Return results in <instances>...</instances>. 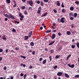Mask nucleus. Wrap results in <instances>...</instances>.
<instances>
[{
	"label": "nucleus",
	"mask_w": 79,
	"mask_h": 79,
	"mask_svg": "<svg viewBox=\"0 0 79 79\" xmlns=\"http://www.w3.org/2000/svg\"><path fill=\"white\" fill-rule=\"evenodd\" d=\"M15 23H17V24H19V21H15Z\"/></svg>",
	"instance_id": "obj_51"
},
{
	"label": "nucleus",
	"mask_w": 79,
	"mask_h": 79,
	"mask_svg": "<svg viewBox=\"0 0 79 79\" xmlns=\"http://www.w3.org/2000/svg\"><path fill=\"white\" fill-rule=\"evenodd\" d=\"M64 75H65V76L66 77H69V75H68V74L65 73H64Z\"/></svg>",
	"instance_id": "obj_15"
},
{
	"label": "nucleus",
	"mask_w": 79,
	"mask_h": 79,
	"mask_svg": "<svg viewBox=\"0 0 79 79\" xmlns=\"http://www.w3.org/2000/svg\"><path fill=\"white\" fill-rule=\"evenodd\" d=\"M70 19L71 20H73V19H74V18L73 17H71L70 18Z\"/></svg>",
	"instance_id": "obj_53"
},
{
	"label": "nucleus",
	"mask_w": 79,
	"mask_h": 79,
	"mask_svg": "<svg viewBox=\"0 0 79 79\" xmlns=\"http://www.w3.org/2000/svg\"><path fill=\"white\" fill-rule=\"evenodd\" d=\"M57 20L58 23H61V21H60V19L59 18L57 19Z\"/></svg>",
	"instance_id": "obj_55"
},
{
	"label": "nucleus",
	"mask_w": 79,
	"mask_h": 79,
	"mask_svg": "<svg viewBox=\"0 0 79 79\" xmlns=\"http://www.w3.org/2000/svg\"><path fill=\"white\" fill-rule=\"evenodd\" d=\"M58 35L59 36H61V33L59 32L58 33Z\"/></svg>",
	"instance_id": "obj_59"
},
{
	"label": "nucleus",
	"mask_w": 79,
	"mask_h": 79,
	"mask_svg": "<svg viewBox=\"0 0 79 79\" xmlns=\"http://www.w3.org/2000/svg\"><path fill=\"white\" fill-rule=\"evenodd\" d=\"M63 74V73L61 72H59L57 73V76H61Z\"/></svg>",
	"instance_id": "obj_4"
},
{
	"label": "nucleus",
	"mask_w": 79,
	"mask_h": 79,
	"mask_svg": "<svg viewBox=\"0 0 79 79\" xmlns=\"http://www.w3.org/2000/svg\"><path fill=\"white\" fill-rule=\"evenodd\" d=\"M6 17L7 18H9V19H15V17L13 16V15H12L11 14L9 13V15H7L6 16Z\"/></svg>",
	"instance_id": "obj_1"
},
{
	"label": "nucleus",
	"mask_w": 79,
	"mask_h": 79,
	"mask_svg": "<svg viewBox=\"0 0 79 79\" xmlns=\"http://www.w3.org/2000/svg\"><path fill=\"white\" fill-rule=\"evenodd\" d=\"M64 19H65V18H64V17L62 18L60 20L61 22L63 23H64V22H65V21H64Z\"/></svg>",
	"instance_id": "obj_5"
},
{
	"label": "nucleus",
	"mask_w": 79,
	"mask_h": 79,
	"mask_svg": "<svg viewBox=\"0 0 79 79\" xmlns=\"http://www.w3.org/2000/svg\"><path fill=\"white\" fill-rule=\"evenodd\" d=\"M42 10V8L41 7H39V8L38 9V10Z\"/></svg>",
	"instance_id": "obj_43"
},
{
	"label": "nucleus",
	"mask_w": 79,
	"mask_h": 79,
	"mask_svg": "<svg viewBox=\"0 0 79 79\" xmlns=\"http://www.w3.org/2000/svg\"><path fill=\"white\" fill-rule=\"evenodd\" d=\"M46 62H47V60H45L43 61L42 62L44 64H45V63H46Z\"/></svg>",
	"instance_id": "obj_11"
},
{
	"label": "nucleus",
	"mask_w": 79,
	"mask_h": 79,
	"mask_svg": "<svg viewBox=\"0 0 79 79\" xmlns=\"http://www.w3.org/2000/svg\"><path fill=\"white\" fill-rule=\"evenodd\" d=\"M61 7L62 8H64V5L63 4V2L62 3Z\"/></svg>",
	"instance_id": "obj_37"
},
{
	"label": "nucleus",
	"mask_w": 79,
	"mask_h": 79,
	"mask_svg": "<svg viewBox=\"0 0 79 79\" xmlns=\"http://www.w3.org/2000/svg\"><path fill=\"white\" fill-rule=\"evenodd\" d=\"M37 13L38 14H40V13H41V11H40V10H38V11H37Z\"/></svg>",
	"instance_id": "obj_34"
},
{
	"label": "nucleus",
	"mask_w": 79,
	"mask_h": 79,
	"mask_svg": "<svg viewBox=\"0 0 79 79\" xmlns=\"http://www.w3.org/2000/svg\"><path fill=\"white\" fill-rule=\"evenodd\" d=\"M71 56V55L69 54V56H67V57H68V58H69Z\"/></svg>",
	"instance_id": "obj_60"
},
{
	"label": "nucleus",
	"mask_w": 79,
	"mask_h": 79,
	"mask_svg": "<svg viewBox=\"0 0 79 79\" xmlns=\"http://www.w3.org/2000/svg\"><path fill=\"white\" fill-rule=\"evenodd\" d=\"M36 77H37V76H36V75H35L34 76V79H36Z\"/></svg>",
	"instance_id": "obj_47"
},
{
	"label": "nucleus",
	"mask_w": 79,
	"mask_h": 79,
	"mask_svg": "<svg viewBox=\"0 0 79 79\" xmlns=\"http://www.w3.org/2000/svg\"><path fill=\"white\" fill-rule=\"evenodd\" d=\"M68 66L70 68H73L74 67V64H72L71 65L70 64H68Z\"/></svg>",
	"instance_id": "obj_3"
},
{
	"label": "nucleus",
	"mask_w": 79,
	"mask_h": 79,
	"mask_svg": "<svg viewBox=\"0 0 79 79\" xmlns=\"http://www.w3.org/2000/svg\"><path fill=\"white\" fill-rule=\"evenodd\" d=\"M19 16L21 17V18H24V16L22 15V14L21 13L19 14Z\"/></svg>",
	"instance_id": "obj_9"
},
{
	"label": "nucleus",
	"mask_w": 79,
	"mask_h": 79,
	"mask_svg": "<svg viewBox=\"0 0 79 79\" xmlns=\"http://www.w3.org/2000/svg\"><path fill=\"white\" fill-rule=\"evenodd\" d=\"M24 14L25 15H28L27 11L26 10H25L24 11Z\"/></svg>",
	"instance_id": "obj_20"
},
{
	"label": "nucleus",
	"mask_w": 79,
	"mask_h": 79,
	"mask_svg": "<svg viewBox=\"0 0 79 79\" xmlns=\"http://www.w3.org/2000/svg\"><path fill=\"white\" fill-rule=\"evenodd\" d=\"M3 40H6V35H3L2 36Z\"/></svg>",
	"instance_id": "obj_7"
},
{
	"label": "nucleus",
	"mask_w": 79,
	"mask_h": 79,
	"mask_svg": "<svg viewBox=\"0 0 79 79\" xmlns=\"http://www.w3.org/2000/svg\"><path fill=\"white\" fill-rule=\"evenodd\" d=\"M62 13H65L66 12V10L64 9H63L62 10Z\"/></svg>",
	"instance_id": "obj_10"
},
{
	"label": "nucleus",
	"mask_w": 79,
	"mask_h": 79,
	"mask_svg": "<svg viewBox=\"0 0 79 79\" xmlns=\"http://www.w3.org/2000/svg\"><path fill=\"white\" fill-rule=\"evenodd\" d=\"M55 37H56V35L55 34H53L52 35L51 38L52 39H54L55 38Z\"/></svg>",
	"instance_id": "obj_6"
},
{
	"label": "nucleus",
	"mask_w": 79,
	"mask_h": 79,
	"mask_svg": "<svg viewBox=\"0 0 79 79\" xmlns=\"http://www.w3.org/2000/svg\"><path fill=\"white\" fill-rule=\"evenodd\" d=\"M77 14L76 13H75L74 14V17L76 18V17H77Z\"/></svg>",
	"instance_id": "obj_21"
},
{
	"label": "nucleus",
	"mask_w": 79,
	"mask_h": 79,
	"mask_svg": "<svg viewBox=\"0 0 79 79\" xmlns=\"http://www.w3.org/2000/svg\"><path fill=\"white\" fill-rule=\"evenodd\" d=\"M40 5H41L42 6H44V2H43V1H40Z\"/></svg>",
	"instance_id": "obj_26"
},
{
	"label": "nucleus",
	"mask_w": 79,
	"mask_h": 79,
	"mask_svg": "<svg viewBox=\"0 0 79 79\" xmlns=\"http://www.w3.org/2000/svg\"><path fill=\"white\" fill-rule=\"evenodd\" d=\"M25 8H26V7H25V6H23L22 7V9L23 10H24Z\"/></svg>",
	"instance_id": "obj_38"
},
{
	"label": "nucleus",
	"mask_w": 79,
	"mask_h": 79,
	"mask_svg": "<svg viewBox=\"0 0 79 79\" xmlns=\"http://www.w3.org/2000/svg\"><path fill=\"white\" fill-rule=\"evenodd\" d=\"M77 47L79 48V43L77 42Z\"/></svg>",
	"instance_id": "obj_33"
},
{
	"label": "nucleus",
	"mask_w": 79,
	"mask_h": 79,
	"mask_svg": "<svg viewBox=\"0 0 79 79\" xmlns=\"http://www.w3.org/2000/svg\"><path fill=\"white\" fill-rule=\"evenodd\" d=\"M5 21H8V18H5Z\"/></svg>",
	"instance_id": "obj_62"
},
{
	"label": "nucleus",
	"mask_w": 79,
	"mask_h": 79,
	"mask_svg": "<svg viewBox=\"0 0 79 79\" xmlns=\"http://www.w3.org/2000/svg\"><path fill=\"white\" fill-rule=\"evenodd\" d=\"M42 60V58H40L39 60L40 61H41Z\"/></svg>",
	"instance_id": "obj_52"
},
{
	"label": "nucleus",
	"mask_w": 79,
	"mask_h": 79,
	"mask_svg": "<svg viewBox=\"0 0 79 79\" xmlns=\"http://www.w3.org/2000/svg\"><path fill=\"white\" fill-rule=\"evenodd\" d=\"M35 51H33L32 52V55H35Z\"/></svg>",
	"instance_id": "obj_41"
},
{
	"label": "nucleus",
	"mask_w": 79,
	"mask_h": 79,
	"mask_svg": "<svg viewBox=\"0 0 79 79\" xmlns=\"http://www.w3.org/2000/svg\"><path fill=\"white\" fill-rule=\"evenodd\" d=\"M7 69V67H6L5 66L4 68V70H6Z\"/></svg>",
	"instance_id": "obj_49"
},
{
	"label": "nucleus",
	"mask_w": 79,
	"mask_h": 79,
	"mask_svg": "<svg viewBox=\"0 0 79 79\" xmlns=\"http://www.w3.org/2000/svg\"><path fill=\"white\" fill-rule=\"evenodd\" d=\"M50 52L51 53H54V50H51L50 51Z\"/></svg>",
	"instance_id": "obj_27"
},
{
	"label": "nucleus",
	"mask_w": 79,
	"mask_h": 79,
	"mask_svg": "<svg viewBox=\"0 0 79 79\" xmlns=\"http://www.w3.org/2000/svg\"><path fill=\"white\" fill-rule=\"evenodd\" d=\"M53 11L54 12V13H57V11H56V10L55 9H53Z\"/></svg>",
	"instance_id": "obj_40"
},
{
	"label": "nucleus",
	"mask_w": 79,
	"mask_h": 79,
	"mask_svg": "<svg viewBox=\"0 0 79 79\" xmlns=\"http://www.w3.org/2000/svg\"><path fill=\"white\" fill-rule=\"evenodd\" d=\"M24 37H25L24 40H27V39H28V38H29V36H25Z\"/></svg>",
	"instance_id": "obj_14"
},
{
	"label": "nucleus",
	"mask_w": 79,
	"mask_h": 79,
	"mask_svg": "<svg viewBox=\"0 0 79 79\" xmlns=\"http://www.w3.org/2000/svg\"><path fill=\"white\" fill-rule=\"evenodd\" d=\"M23 75H24V74H23V73H20L21 76H23Z\"/></svg>",
	"instance_id": "obj_61"
},
{
	"label": "nucleus",
	"mask_w": 79,
	"mask_h": 79,
	"mask_svg": "<svg viewBox=\"0 0 79 79\" xmlns=\"http://www.w3.org/2000/svg\"><path fill=\"white\" fill-rule=\"evenodd\" d=\"M36 2L37 3H38V4H40V1H36Z\"/></svg>",
	"instance_id": "obj_28"
},
{
	"label": "nucleus",
	"mask_w": 79,
	"mask_h": 79,
	"mask_svg": "<svg viewBox=\"0 0 79 79\" xmlns=\"http://www.w3.org/2000/svg\"><path fill=\"white\" fill-rule=\"evenodd\" d=\"M23 18H20V21H23Z\"/></svg>",
	"instance_id": "obj_56"
},
{
	"label": "nucleus",
	"mask_w": 79,
	"mask_h": 79,
	"mask_svg": "<svg viewBox=\"0 0 79 79\" xmlns=\"http://www.w3.org/2000/svg\"><path fill=\"white\" fill-rule=\"evenodd\" d=\"M75 3H76V4H77V5L79 4V2L78 1H77L76 2H75Z\"/></svg>",
	"instance_id": "obj_31"
},
{
	"label": "nucleus",
	"mask_w": 79,
	"mask_h": 79,
	"mask_svg": "<svg viewBox=\"0 0 79 79\" xmlns=\"http://www.w3.org/2000/svg\"><path fill=\"white\" fill-rule=\"evenodd\" d=\"M55 41H53L52 42L50 43H49V45H52L53 44H54L55 43Z\"/></svg>",
	"instance_id": "obj_8"
},
{
	"label": "nucleus",
	"mask_w": 79,
	"mask_h": 79,
	"mask_svg": "<svg viewBox=\"0 0 79 79\" xmlns=\"http://www.w3.org/2000/svg\"><path fill=\"white\" fill-rule=\"evenodd\" d=\"M21 66H23V67H26V64L22 63L20 64Z\"/></svg>",
	"instance_id": "obj_30"
},
{
	"label": "nucleus",
	"mask_w": 79,
	"mask_h": 79,
	"mask_svg": "<svg viewBox=\"0 0 79 79\" xmlns=\"http://www.w3.org/2000/svg\"><path fill=\"white\" fill-rule=\"evenodd\" d=\"M28 52H30V53H31V52H32V51L31 50H28Z\"/></svg>",
	"instance_id": "obj_54"
},
{
	"label": "nucleus",
	"mask_w": 79,
	"mask_h": 79,
	"mask_svg": "<svg viewBox=\"0 0 79 79\" xmlns=\"http://www.w3.org/2000/svg\"><path fill=\"white\" fill-rule=\"evenodd\" d=\"M27 75L26 74H25L24 75L23 77H24V79H26V77Z\"/></svg>",
	"instance_id": "obj_39"
},
{
	"label": "nucleus",
	"mask_w": 79,
	"mask_h": 79,
	"mask_svg": "<svg viewBox=\"0 0 79 79\" xmlns=\"http://www.w3.org/2000/svg\"><path fill=\"white\" fill-rule=\"evenodd\" d=\"M30 45H31V46L33 47V46H34V43L33 42H31L30 43Z\"/></svg>",
	"instance_id": "obj_16"
},
{
	"label": "nucleus",
	"mask_w": 79,
	"mask_h": 79,
	"mask_svg": "<svg viewBox=\"0 0 79 79\" xmlns=\"http://www.w3.org/2000/svg\"><path fill=\"white\" fill-rule=\"evenodd\" d=\"M28 10H31V11H32V8L31 7H28Z\"/></svg>",
	"instance_id": "obj_24"
},
{
	"label": "nucleus",
	"mask_w": 79,
	"mask_h": 79,
	"mask_svg": "<svg viewBox=\"0 0 79 79\" xmlns=\"http://www.w3.org/2000/svg\"><path fill=\"white\" fill-rule=\"evenodd\" d=\"M69 16H73V13L71 12V13H69Z\"/></svg>",
	"instance_id": "obj_42"
},
{
	"label": "nucleus",
	"mask_w": 79,
	"mask_h": 79,
	"mask_svg": "<svg viewBox=\"0 0 79 79\" xmlns=\"http://www.w3.org/2000/svg\"><path fill=\"white\" fill-rule=\"evenodd\" d=\"M51 30H48L46 32V33H50V32H51Z\"/></svg>",
	"instance_id": "obj_23"
},
{
	"label": "nucleus",
	"mask_w": 79,
	"mask_h": 79,
	"mask_svg": "<svg viewBox=\"0 0 79 79\" xmlns=\"http://www.w3.org/2000/svg\"><path fill=\"white\" fill-rule=\"evenodd\" d=\"M32 35L31 34H29L28 35V37H31V35Z\"/></svg>",
	"instance_id": "obj_63"
},
{
	"label": "nucleus",
	"mask_w": 79,
	"mask_h": 79,
	"mask_svg": "<svg viewBox=\"0 0 79 79\" xmlns=\"http://www.w3.org/2000/svg\"><path fill=\"white\" fill-rule=\"evenodd\" d=\"M60 57V55L59 56H56L55 57L56 59H58V58H59Z\"/></svg>",
	"instance_id": "obj_19"
},
{
	"label": "nucleus",
	"mask_w": 79,
	"mask_h": 79,
	"mask_svg": "<svg viewBox=\"0 0 79 79\" xmlns=\"http://www.w3.org/2000/svg\"><path fill=\"white\" fill-rule=\"evenodd\" d=\"M50 61H51L52 60V56H50L49 57Z\"/></svg>",
	"instance_id": "obj_32"
},
{
	"label": "nucleus",
	"mask_w": 79,
	"mask_h": 79,
	"mask_svg": "<svg viewBox=\"0 0 79 79\" xmlns=\"http://www.w3.org/2000/svg\"><path fill=\"white\" fill-rule=\"evenodd\" d=\"M74 8L73 7H71L70 8V10H71V11H73V10H74Z\"/></svg>",
	"instance_id": "obj_17"
},
{
	"label": "nucleus",
	"mask_w": 79,
	"mask_h": 79,
	"mask_svg": "<svg viewBox=\"0 0 79 79\" xmlns=\"http://www.w3.org/2000/svg\"><path fill=\"white\" fill-rule=\"evenodd\" d=\"M20 57H21V58H23V59H26V56H20Z\"/></svg>",
	"instance_id": "obj_25"
},
{
	"label": "nucleus",
	"mask_w": 79,
	"mask_h": 79,
	"mask_svg": "<svg viewBox=\"0 0 79 79\" xmlns=\"http://www.w3.org/2000/svg\"><path fill=\"white\" fill-rule=\"evenodd\" d=\"M27 3H29V5L31 6H32L33 5V2L32 1H28L27 2Z\"/></svg>",
	"instance_id": "obj_2"
},
{
	"label": "nucleus",
	"mask_w": 79,
	"mask_h": 79,
	"mask_svg": "<svg viewBox=\"0 0 79 79\" xmlns=\"http://www.w3.org/2000/svg\"><path fill=\"white\" fill-rule=\"evenodd\" d=\"M53 68L54 69H56L57 68H58V66L57 65H56L55 66L53 67Z\"/></svg>",
	"instance_id": "obj_29"
},
{
	"label": "nucleus",
	"mask_w": 79,
	"mask_h": 79,
	"mask_svg": "<svg viewBox=\"0 0 79 79\" xmlns=\"http://www.w3.org/2000/svg\"><path fill=\"white\" fill-rule=\"evenodd\" d=\"M57 31L56 30H53V31H52V32H56Z\"/></svg>",
	"instance_id": "obj_46"
},
{
	"label": "nucleus",
	"mask_w": 79,
	"mask_h": 79,
	"mask_svg": "<svg viewBox=\"0 0 79 79\" xmlns=\"http://www.w3.org/2000/svg\"><path fill=\"white\" fill-rule=\"evenodd\" d=\"M75 77H77V78H78V77H79V75H75Z\"/></svg>",
	"instance_id": "obj_45"
},
{
	"label": "nucleus",
	"mask_w": 79,
	"mask_h": 79,
	"mask_svg": "<svg viewBox=\"0 0 79 79\" xmlns=\"http://www.w3.org/2000/svg\"><path fill=\"white\" fill-rule=\"evenodd\" d=\"M6 1L7 2V3H10L11 2L10 0H6Z\"/></svg>",
	"instance_id": "obj_22"
},
{
	"label": "nucleus",
	"mask_w": 79,
	"mask_h": 79,
	"mask_svg": "<svg viewBox=\"0 0 79 79\" xmlns=\"http://www.w3.org/2000/svg\"><path fill=\"white\" fill-rule=\"evenodd\" d=\"M1 60H2V57H0V61H1Z\"/></svg>",
	"instance_id": "obj_64"
},
{
	"label": "nucleus",
	"mask_w": 79,
	"mask_h": 79,
	"mask_svg": "<svg viewBox=\"0 0 79 79\" xmlns=\"http://www.w3.org/2000/svg\"><path fill=\"white\" fill-rule=\"evenodd\" d=\"M3 52V49H0V52Z\"/></svg>",
	"instance_id": "obj_58"
},
{
	"label": "nucleus",
	"mask_w": 79,
	"mask_h": 79,
	"mask_svg": "<svg viewBox=\"0 0 79 79\" xmlns=\"http://www.w3.org/2000/svg\"><path fill=\"white\" fill-rule=\"evenodd\" d=\"M29 68L30 69H32V65H30Z\"/></svg>",
	"instance_id": "obj_48"
},
{
	"label": "nucleus",
	"mask_w": 79,
	"mask_h": 79,
	"mask_svg": "<svg viewBox=\"0 0 79 79\" xmlns=\"http://www.w3.org/2000/svg\"><path fill=\"white\" fill-rule=\"evenodd\" d=\"M75 47H76V46H75L74 45H72L71 46V47L72 48H75Z\"/></svg>",
	"instance_id": "obj_36"
},
{
	"label": "nucleus",
	"mask_w": 79,
	"mask_h": 79,
	"mask_svg": "<svg viewBox=\"0 0 79 79\" xmlns=\"http://www.w3.org/2000/svg\"><path fill=\"white\" fill-rule=\"evenodd\" d=\"M67 34V35H71V32L69 31H68L66 32Z\"/></svg>",
	"instance_id": "obj_12"
},
{
	"label": "nucleus",
	"mask_w": 79,
	"mask_h": 79,
	"mask_svg": "<svg viewBox=\"0 0 79 79\" xmlns=\"http://www.w3.org/2000/svg\"><path fill=\"white\" fill-rule=\"evenodd\" d=\"M47 15V12H46L43 15L41 16V17H43V16H46Z\"/></svg>",
	"instance_id": "obj_13"
},
{
	"label": "nucleus",
	"mask_w": 79,
	"mask_h": 79,
	"mask_svg": "<svg viewBox=\"0 0 79 79\" xmlns=\"http://www.w3.org/2000/svg\"><path fill=\"white\" fill-rule=\"evenodd\" d=\"M12 31V32H16V30L15 28H13Z\"/></svg>",
	"instance_id": "obj_35"
},
{
	"label": "nucleus",
	"mask_w": 79,
	"mask_h": 79,
	"mask_svg": "<svg viewBox=\"0 0 79 79\" xmlns=\"http://www.w3.org/2000/svg\"><path fill=\"white\" fill-rule=\"evenodd\" d=\"M29 34H31V35H32V31H31L29 33Z\"/></svg>",
	"instance_id": "obj_57"
},
{
	"label": "nucleus",
	"mask_w": 79,
	"mask_h": 79,
	"mask_svg": "<svg viewBox=\"0 0 79 79\" xmlns=\"http://www.w3.org/2000/svg\"><path fill=\"white\" fill-rule=\"evenodd\" d=\"M10 53H13L14 52H15V51H14V50H11V52H10Z\"/></svg>",
	"instance_id": "obj_50"
},
{
	"label": "nucleus",
	"mask_w": 79,
	"mask_h": 79,
	"mask_svg": "<svg viewBox=\"0 0 79 79\" xmlns=\"http://www.w3.org/2000/svg\"><path fill=\"white\" fill-rule=\"evenodd\" d=\"M44 2L45 3H47L48 2V0H44Z\"/></svg>",
	"instance_id": "obj_44"
},
{
	"label": "nucleus",
	"mask_w": 79,
	"mask_h": 79,
	"mask_svg": "<svg viewBox=\"0 0 79 79\" xmlns=\"http://www.w3.org/2000/svg\"><path fill=\"white\" fill-rule=\"evenodd\" d=\"M57 2H58L57 3V5L58 6H60V2L59 1H57Z\"/></svg>",
	"instance_id": "obj_18"
}]
</instances>
